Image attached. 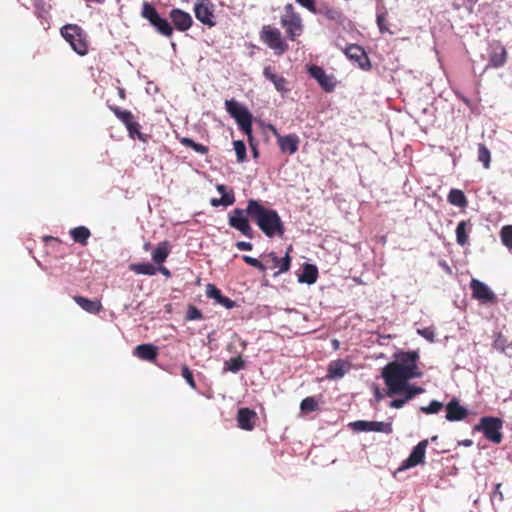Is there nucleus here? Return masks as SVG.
I'll return each instance as SVG.
<instances>
[{"instance_id":"nucleus-1","label":"nucleus","mask_w":512,"mask_h":512,"mask_svg":"<svg viewBox=\"0 0 512 512\" xmlns=\"http://www.w3.org/2000/svg\"><path fill=\"white\" fill-rule=\"evenodd\" d=\"M419 358L418 351L401 352L396 360L382 368L381 376L387 386L388 396L403 394L402 398L407 403L416 395L424 393L422 387L409 384L411 379L421 378L423 375L418 366Z\"/></svg>"},{"instance_id":"nucleus-2","label":"nucleus","mask_w":512,"mask_h":512,"mask_svg":"<svg viewBox=\"0 0 512 512\" xmlns=\"http://www.w3.org/2000/svg\"><path fill=\"white\" fill-rule=\"evenodd\" d=\"M249 219L269 238L282 237L285 232L284 223L278 212L267 208L260 200L249 199L246 209L235 208L228 215L230 227L240 231L244 236L253 238V228Z\"/></svg>"},{"instance_id":"nucleus-3","label":"nucleus","mask_w":512,"mask_h":512,"mask_svg":"<svg viewBox=\"0 0 512 512\" xmlns=\"http://www.w3.org/2000/svg\"><path fill=\"white\" fill-rule=\"evenodd\" d=\"M61 36L70 44L74 52L85 56L89 51V37L87 32L77 24H66L60 29Z\"/></svg>"},{"instance_id":"nucleus-4","label":"nucleus","mask_w":512,"mask_h":512,"mask_svg":"<svg viewBox=\"0 0 512 512\" xmlns=\"http://www.w3.org/2000/svg\"><path fill=\"white\" fill-rule=\"evenodd\" d=\"M259 38L261 42L272 49L276 55H283L289 49L281 31L272 25L262 26L259 32Z\"/></svg>"},{"instance_id":"nucleus-5","label":"nucleus","mask_w":512,"mask_h":512,"mask_svg":"<svg viewBox=\"0 0 512 512\" xmlns=\"http://www.w3.org/2000/svg\"><path fill=\"white\" fill-rule=\"evenodd\" d=\"M141 16L146 19L161 35L165 37H171L173 35V26L167 19L162 18L159 15L156 8L150 2H143Z\"/></svg>"},{"instance_id":"nucleus-6","label":"nucleus","mask_w":512,"mask_h":512,"mask_svg":"<svg viewBox=\"0 0 512 512\" xmlns=\"http://www.w3.org/2000/svg\"><path fill=\"white\" fill-rule=\"evenodd\" d=\"M503 420L498 417L484 416L474 426L475 431L482 432L484 437L492 443L499 444L503 439L501 429Z\"/></svg>"},{"instance_id":"nucleus-7","label":"nucleus","mask_w":512,"mask_h":512,"mask_svg":"<svg viewBox=\"0 0 512 512\" xmlns=\"http://www.w3.org/2000/svg\"><path fill=\"white\" fill-rule=\"evenodd\" d=\"M349 427L357 432H381L386 434L393 432L391 422L358 420L351 422Z\"/></svg>"},{"instance_id":"nucleus-8","label":"nucleus","mask_w":512,"mask_h":512,"mask_svg":"<svg viewBox=\"0 0 512 512\" xmlns=\"http://www.w3.org/2000/svg\"><path fill=\"white\" fill-rule=\"evenodd\" d=\"M472 297L484 304H494L497 302L495 293L483 282L472 278L470 281Z\"/></svg>"},{"instance_id":"nucleus-9","label":"nucleus","mask_w":512,"mask_h":512,"mask_svg":"<svg viewBox=\"0 0 512 512\" xmlns=\"http://www.w3.org/2000/svg\"><path fill=\"white\" fill-rule=\"evenodd\" d=\"M280 24L285 28L286 36L289 40L294 41L302 35L304 25L300 14H292V16H281Z\"/></svg>"},{"instance_id":"nucleus-10","label":"nucleus","mask_w":512,"mask_h":512,"mask_svg":"<svg viewBox=\"0 0 512 512\" xmlns=\"http://www.w3.org/2000/svg\"><path fill=\"white\" fill-rule=\"evenodd\" d=\"M488 58L489 62L485 68L486 70L489 68H500L507 62L508 52L499 41H494L490 44Z\"/></svg>"},{"instance_id":"nucleus-11","label":"nucleus","mask_w":512,"mask_h":512,"mask_svg":"<svg viewBox=\"0 0 512 512\" xmlns=\"http://www.w3.org/2000/svg\"><path fill=\"white\" fill-rule=\"evenodd\" d=\"M344 53L350 60L356 62L362 70L367 71L371 69L370 60L361 46L357 44H350L346 47Z\"/></svg>"},{"instance_id":"nucleus-12","label":"nucleus","mask_w":512,"mask_h":512,"mask_svg":"<svg viewBox=\"0 0 512 512\" xmlns=\"http://www.w3.org/2000/svg\"><path fill=\"white\" fill-rule=\"evenodd\" d=\"M194 12L196 18L209 27L215 26L213 7L208 0H202L195 4Z\"/></svg>"},{"instance_id":"nucleus-13","label":"nucleus","mask_w":512,"mask_h":512,"mask_svg":"<svg viewBox=\"0 0 512 512\" xmlns=\"http://www.w3.org/2000/svg\"><path fill=\"white\" fill-rule=\"evenodd\" d=\"M291 258L286 254L285 257L279 258L274 252L270 253L265 259L264 266L267 269H278L274 275L277 276L281 273L287 272L290 269Z\"/></svg>"},{"instance_id":"nucleus-14","label":"nucleus","mask_w":512,"mask_h":512,"mask_svg":"<svg viewBox=\"0 0 512 512\" xmlns=\"http://www.w3.org/2000/svg\"><path fill=\"white\" fill-rule=\"evenodd\" d=\"M169 17L174 28L181 32L187 31L193 24L191 15L179 8L172 9L169 13Z\"/></svg>"},{"instance_id":"nucleus-15","label":"nucleus","mask_w":512,"mask_h":512,"mask_svg":"<svg viewBox=\"0 0 512 512\" xmlns=\"http://www.w3.org/2000/svg\"><path fill=\"white\" fill-rule=\"evenodd\" d=\"M428 440L420 441L412 450L409 457L403 462L402 469H409L423 463Z\"/></svg>"},{"instance_id":"nucleus-16","label":"nucleus","mask_w":512,"mask_h":512,"mask_svg":"<svg viewBox=\"0 0 512 512\" xmlns=\"http://www.w3.org/2000/svg\"><path fill=\"white\" fill-rule=\"evenodd\" d=\"M351 366V362L347 359L333 360L328 364L326 377L333 380L341 379L351 369Z\"/></svg>"},{"instance_id":"nucleus-17","label":"nucleus","mask_w":512,"mask_h":512,"mask_svg":"<svg viewBox=\"0 0 512 512\" xmlns=\"http://www.w3.org/2000/svg\"><path fill=\"white\" fill-rule=\"evenodd\" d=\"M278 146L282 153L295 154L299 147V137L295 134L282 136L275 131Z\"/></svg>"},{"instance_id":"nucleus-18","label":"nucleus","mask_w":512,"mask_h":512,"mask_svg":"<svg viewBox=\"0 0 512 512\" xmlns=\"http://www.w3.org/2000/svg\"><path fill=\"white\" fill-rule=\"evenodd\" d=\"M257 420V414L254 410L249 408H240L237 413V424L238 427L251 431L255 427V422Z\"/></svg>"},{"instance_id":"nucleus-19","label":"nucleus","mask_w":512,"mask_h":512,"mask_svg":"<svg viewBox=\"0 0 512 512\" xmlns=\"http://www.w3.org/2000/svg\"><path fill=\"white\" fill-rule=\"evenodd\" d=\"M468 415V410L459 404L457 399H452L446 405V419L448 421H461Z\"/></svg>"},{"instance_id":"nucleus-20","label":"nucleus","mask_w":512,"mask_h":512,"mask_svg":"<svg viewBox=\"0 0 512 512\" xmlns=\"http://www.w3.org/2000/svg\"><path fill=\"white\" fill-rule=\"evenodd\" d=\"M225 107L227 112L236 120L237 124L252 116L246 107L242 106L234 99L226 100Z\"/></svg>"},{"instance_id":"nucleus-21","label":"nucleus","mask_w":512,"mask_h":512,"mask_svg":"<svg viewBox=\"0 0 512 512\" xmlns=\"http://www.w3.org/2000/svg\"><path fill=\"white\" fill-rule=\"evenodd\" d=\"M133 355L141 360L154 362L158 355V348L153 344H140L134 348Z\"/></svg>"},{"instance_id":"nucleus-22","label":"nucleus","mask_w":512,"mask_h":512,"mask_svg":"<svg viewBox=\"0 0 512 512\" xmlns=\"http://www.w3.org/2000/svg\"><path fill=\"white\" fill-rule=\"evenodd\" d=\"M264 76L274 84L275 89L280 93H287V80L283 76L277 75L271 66H266L263 70Z\"/></svg>"},{"instance_id":"nucleus-23","label":"nucleus","mask_w":512,"mask_h":512,"mask_svg":"<svg viewBox=\"0 0 512 512\" xmlns=\"http://www.w3.org/2000/svg\"><path fill=\"white\" fill-rule=\"evenodd\" d=\"M309 74L311 77L317 80L319 85L327 92H330L334 88V84H332L329 80V77L326 75L323 68L313 65L309 67Z\"/></svg>"},{"instance_id":"nucleus-24","label":"nucleus","mask_w":512,"mask_h":512,"mask_svg":"<svg viewBox=\"0 0 512 512\" xmlns=\"http://www.w3.org/2000/svg\"><path fill=\"white\" fill-rule=\"evenodd\" d=\"M206 295L209 298L215 299L218 304H221L227 309H231L235 306V302L230 298L223 296L221 291L214 284H208L206 286Z\"/></svg>"},{"instance_id":"nucleus-25","label":"nucleus","mask_w":512,"mask_h":512,"mask_svg":"<svg viewBox=\"0 0 512 512\" xmlns=\"http://www.w3.org/2000/svg\"><path fill=\"white\" fill-rule=\"evenodd\" d=\"M73 300L86 312L91 314H98L102 309V304L100 300H90L83 296L76 295L73 297Z\"/></svg>"},{"instance_id":"nucleus-26","label":"nucleus","mask_w":512,"mask_h":512,"mask_svg":"<svg viewBox=\"0 0 512 512\" xmlns=\"http://www.w3.org/2000/svg\"><path fill=\"white\" fill-rule=\"evenodd\" d=\"M472 224L469 221H460L456 227V241L464 247L469 243L468 231L471 230Z\"/></svg>"},{"instance_id":"nucleus-27","label":"nucleus","mask_w":512,"mask_h":512,"mask_svg":"<svg viewBox=\"0 0 512 512\" xmlns=\"http://www.w3.org/2000/svg\"><path fill=\"white\" fill-rule=\"evenodd\" d=\"M69 234L74 242L86 246L88 239L91 236L90 230L85 226H78L69 231Z\"/></svg>"},{"instance_id":"nucleus-28","label":"nucleus","mask_w":512,"mask_h":512,"mask_svg":"<svg viewBox=\"0 0 512 512\" xmlns=\"http://www.w3.org/2000/svg\"><path fill=\"white\" fill-rule=\"evenodd\" d=\"M318 277V269L313 264H305L303 267L302 274L298 280L302 283L314 284Z\"/></svg>"},{"instance_id":"nucleus-29","label":"nucleus","mask_w":512,"mask_h":512,"mask_svg":"<svg viewBox=\"0 0 512 512\" xmlns=\"http://www.w3.org/2000/svg\"><path fill=\"white\" fill-rule=\"evenodd\" d=\"M109 109L114 113V115L125 125L126 128L136 121L135 116L129 110H122L118 106L111 105Z\"/></svg>"},{"instance_id":"nucleus-30","label":"nucleus","mask_w":512,"mask_h":512,"mask_svg":"<svg viewBox=\"0 0 512 512\" xmlns=\"http://www.w3.org/2000/svg\"><path fill=\"white\" fill-rule=\"evenodd\" d=\"M447 200L450 204L460 208H464L468 204L464 192L459 189H451L448 193Z\"/></svg>"},{"instance_id":"nucleus-31","label":"nucleus","mask_w":512,"mask_h":512,"mask_svg":"<svg viewBox=\"0 0 512 512\" xmlns=\"http://www.w3.org/2000/svg\"><path fill=\"white\" fill-rule=\"evenodd\" d=\"M169 253H170V250H169L168 242H166V241L162 242V243L158 244V246L153 251L152 259L155 263L161 264L167 259Z\"/></svg>"},{"instance_id":"nucleus-32","label":"nucleus","mask_w":512,"mask_h":512,"mask_svg":"<svg viewBox=\"0 0 512 512\" xmlns=\"http://www.w3.org/2000/svg\"><path fill=\"white\" fill-rule=\"evenodd\" d=\"M130 269L136 274L153 276L156 274L157 269L151 263H136L130 266Z\"/></svg>"},{"instance_id":"nucleus-33","label":"nucleus","mask_w":512,"mask_h":512,"mask_svg":"<svg viewBox=\"0 0 512 512\" xmlns=\"http://www.w3.org/2000/svg\"><path fill=\"white\" fill-rule=\"evenodd\" d=\"M216 189L219 193L222 194V197L220 199L223 203V206L227 207L235 203V195L232 189L227 191V187L223 184L217 185Z\"/></svg>"},{"instance_id":"nucleus-34","label":"nucleus","mask_w":512,"mask_h":512,"mask_svg":"<svg viewBox=\"0 0 512 512\" xmlns=\"http://www.w3.org/2000/svg\"><path fill=\"white\" fill-rule=\"evenodd\" d=\"M180 143L183 146H185V147H189V148L193 149L197 153H200V154H203V155L208 153V147L207 146H205L203 144H200V143H196L191 138L182 137L180 139Z\"/></svg>"},{"instance_id":"nucleus-35","label":"nucleus","mask_w":512,"mask_h":512,"mask_svg":"<svg viewBox=\"0 0 512 512\" xmlns=\"http://www.w3.org/2000/svg\"><path fill=\"white\" fill-rule=\"evenodd\" d=\"M478 161L483 164L485 169L490 167L491 153L485 144H478Z\"/></svg>"},{"instance_id":"nucleus-36","label":"nucleus","mask_w":512,"mask_h":512,"mask_svg":"<svg viewBox=\"0 0 512 512\" xmlns=\"http://www.w3.org/2000/svg\"><path fill=\"white\" fill-rule=\"evenodd\" d=\"M225 367L227 370L237 373L245 368V362L241 356L232 357L225 362Z\"/></svg>"},{"instance_id":"nucleus-37","label":"nucleus","mask_w":512,"mask_h":512,"mask_svg":"<svg viewBox=\"0 0 512 512\" xmlns=\"http://www.w3.org/2000/svg\"><path fill=\"white\" fill-rule=\"evenodd\" d=\"M127 131H128V134H129V137L132 138V139H139L140 141L142 142H146L147 141V137L145 134H143L141 132V126L140 124L137 122V121H134L132 124H131V127L129 126L128 128H126Z\"/></svg>"},{"instance_id":"nucleus-38","label":"nucleus","mask_w":512,"mask_h":512,"mask_svg":"<svg viewBox=\"0 0 512 512\" xmlns=\"http://www.w3.org/2000/svg\"><path fill=\"white\" fill-rule=\"evenodd\" d=\"M500 238L503 245L512 250V225H506L501 228Z\"/></svg>"},{"instance_id":"nucleus-39","label":"nucleus","mask_w":512,"mask_h":512,"mask_svg":"<svg viewBox=\"0 0 512 512\" xmlns=\"http://www.w3.org/2000/svg\"><path fill=\"white\" fill-rule=\"evenodd\" d=\"M300 409L305 413L313 412L318 409V403L313 397H306L301 401Z\"/></svg>"},{"instance_id":"nucleus-40","label":"nucleus","mask_w":512,"mask_h":512,"mask_svg":"<svg viewBox=\"0 0 512 512\" xmlns=\"http://www.w3.org/2000/svg\"><path fill=\"white\" fill-rule=\"evenodd\" d=\"M234 150L237 156V161L242 163L246 161V146L241 140L234 141Z\"/></svg>"},{"instance_id":"nucleus-41","label":"nucleus","mask_w":512,"mask_h":512,"mask_svg":"<svg viewBox=\"0 0 512 512\" xmlns=\"http://www.w3.org/2000/svg\"><path fill=\"white\" fill-rule=\"evenodd\" d=\"M181 375L192 389H194V390L197 389V385L194 380L193 373L187 365H182Z\"/></svg>"},{"instance_id":"nucleus-42","label":"nucleus","mask_w":512,"mask_h":512,"mask_svg":"<svg viewBox=\"0 0 512 512\" xmlns=\"http://www.w3.org/2000/svg\"><path fill=\"white\" fill-rule=\"evenodd\" d=\"M443 407V404L439 401L433 400L428 406H422L420 410L425 414L438 413Z\"/></svg>"},{"instance_id":"nucleus-43","label":"nucleus","mask_w":512,"mask_h":512,"mask_svg":"<svg viewBox=\"0 0 512 512\" xmlns=\"http://www.w3.org/2000/svg\"><path fill=\"white\" fill-rule=\"evenodd\" d=\"M501 486L502 484L501 483H497L495 486H494V490L492 491L491 495H490V500L492 502V504L494 505L495 503H502L504 501V495L501 491Z\"/></svg>"},{"instance_id":"nucleus-44","label":"nucleus","mask_w":512,"mask_h":512,"mask_svg":"<svg viewBox=\"0 0 512 512\" xmlns=\"http://www.w3.org/2000/svg\"><path fill=\"white\" fill-rule=\"evenodd\" d=\"M377 25L381 33L388 32L392 34V32L388 28L387 12H382L377 15Z\"/></svg>"},{"instance_id":"nucleus-45","label":"nucleus","mask_w":512,"mask_h":512,"mask_svg":"<svg viewBox=\"0 0 512 512\" xmlns=\"http://www.w3.org/2000/svg\"><path fill=\"white\" fill-rule=\"evenodd\" d=\"M240 129L248 136L249 141L253 140L252 137V116L242 120L238 123Z\"/></svg>"},{"instance_id":"nucleus-46","label":"nucleus","mask_w":512,"mask_h":512,"mask_svg":"<svg viewBox=\"0 0 512 512\" xmlns=\"http://www.w3.org/2000/svg\"><path fill=\"white\" fill-rule=\"evenodd\" d=\"M185 318L188 321L201 320L203 319V314L197 307L189 305Z\"/></svg>"},{"instance_id":"nucleus-47","label":"nucleus","mask_w":512,"mask_h":512,"mask_svg":"<svg viewBox=\"0 0 512 512\" xmlns=\"http://www.w3.org/2000/svg\"><path fill=\"white\" fill-rule=\"evenodd\" d=\"M242 259L243 261L252 266V267H255L257 269H259L260 271L262 272H265L266 271V266H264V263L261 262L260 260L256 259V258H253L251 256H248V255H244L242 256Z\"/></svg>"},{"instance_id":"nucleus-48","label":"nucleus","mask_w":512,"mask_h":512,"mask_svg":"<svg viewBox=\"0 0 512 512\" xmlns=\"http://www.w3.org/2000/svg\"><path fill=\"white\" fill-rule=\"evenodd\" d=\"M324 15L330 20H338L342 16L341 12L336 8H326Z\"/></svg>"},{"instance_id":"nucleus-49","label":"nucleus","mask_w":512,"mask_h":512,"mask_svg":"<svg viewBox=\"0 0 512 512\" xmlns=\"http://www.w3.org/2000/svg\"><path fill=\"white\" fill-rule=\"evenodd\" d=\"M296 2L308 9L310 12H316V0H296Z\"/></svg>"},{"instance_id":"nucleus-50","label":"nucleus","mask_w":512,"mask_h":512,"mask_svg":"<svg viewBox=\"0 0 512 512\" xmlns=\"http://www.w3.org/2000/svg\"><path fill=\"white\" fill-rule=\"evenodd\" d=\"M418 333L430 342L434 341V331L431 328H424L418 330Z\"/></svg>"},{"instance_id":"nucleus-51","label":"nucleus","mask_w":512,"mask_h":512,"mask_svg":"<svg viewBox=\"0 0 512 512\" xmlns=\"http://www.w3.org/2000/svg\"><path fill=\"white\" fill-rule=\"evenodd\" d=\"M235 246L240 251H251L253 249L252 243L245 241H238Z\"/></svg>"},{"instance_id":"nucleus-52","label":"nucleus","mask_w":512,"mask_h":512,"mask_svg":"<svg viewBox=\"0 0 512 512\" xmlns=\"http://www.w3.org/2000/svg\"><path fill=\"white\" fill-rule=\"evenodd\" d=\"M406 403L404 402L403 398H397L390 402L389 406L391 408L400 409L402 408Z\"/></svg>"},{"instance_id":"nucleus-53","label":"nucleus","mask_w":512,"mask_h":512,"mask_svg":"<svg viewBox=\"0 0 512 512\" xmlns=\"http://www.w3.org/2000/svg\"><path fill=\"white\" fill-rule=\"evenodd\" d=\"M284 10L286 12L284 16H292V14H298L297 12H295L294 6L291 3L286 4Z\"/></svg>"},{"instance_id":"nucleus-54","label":"nucleus","mask_w":512,"mask_h":512,"mask_svg":"<svg viewBox=\"0 0 512 512\" xmlns=\"http://www.w3.org/2000/svg\"><path fill=\"white\" fill-rule=\"evenodd\" d=\"M249 143H250V146H251L253 157L257 158L258 155H259V152H258V149H257L256 145H254L253 140L249 141Z\"/></svg>"},{"instance_id":"nucleus-55","label":"nucleus","mask_w":512,"mask_h":512,"mask_svg":"<svg viewBox=\"0 0 512 512\" xmlns=\"http://www.w3.org/2000/svg\"><path fill=\"white\" fill-rule=\"evenodd\" d=\"M211 205L214 207L223 206V203L220 198H212L210 201Z\"/></svg>"},{"instance_id":"nucleus-56","label":"nucleus","mask_w":512,"mask_h":512,"mask_svg":"<svg viewBox=\"0 0 512 512\" xmlns=\"http://www.w3.org/2000/svg\"><path fill=\"white\" fill-rule=\"evenodd\" d=\"M47 15H48V12L43 8L40 11H38V17L41 19L47 20V17H46Z\"/></svg>"},{"instance_id":"nucleus-57","label":"nucleus","mask_w":512,"mask_h":512,"mask_svg":"<svg viewBox=\"0 0 512 512\" xmlns=\"http://www.w3.org/2000/svg\"><path fill=\"white\" fill-rule=\"evenodd\" d=\"M159 271H160L163 275H165L166 277H170V275H171L170 271H169L166 267H164V266H161V267L159 268Z\"/></svg>"},{"instance_id":"nucleus-58","label":"nucleus","mask_w":512,"mask_h":512,"mask_svg":"<svg viewBox=\"0 0 512 512\" xmlns=\"http://www.w3.org/2000/svg\"><path fill=\"white\" fill-rule=\"evenodd\" d=\"M374 394L377 400H381L383 397L378 387H375Z\"/></svg>"},{"instance_id":"nucleus-59","label":"nucleus","mask_w":512,"mask_h":512,"mask_svg":"<svg viewBox=\"0 0 512 512\" xmlns=\"http://www.w3.org/2000/svg\"><path fill=\"white\" fill-rule=\"evenodd\" d=\"M118 93H119V97L121 99H125L126 95H125V90L123 88H119Z\"/></svg>"},{"instance_id":"nucleus-60","label":"nucleus","mask_w":512,"mask_h":512,"mask_svg":"<svg viewBox=\"0 0 512 512\" xmlns=\"http://www.w3.org/2000/svg\"><path fill=\"white\" fill-rule=\"evenodd\" d=\"M332 345H333L334 349H338L339 348V341L337 339H334L332 341Z\"/></svg>"},{"instance_id":"nucleus-61","label":"nucleus","mask_w":512,"mask_h":512,"mask_svg":"<svg viewBox=\"0 0 512 512\" xmlns=\"http://www.w3.org/2000/svg\"><path fill=\"white\" fill-rule=\"evenodd\" d=\"M472 444V441L471 440H465L464 441V445L465 446H470Z\"/></svg>"},{"instance_id":"nucleus-62","label":"nucleus","mask_w":512,"mask_h":512,"mask_svg":"<svg viewBox=\"0 0 512 512\" xmlns=\"http://www.w3.org/2000/svg\"><path fill=\"white\" fill-rule=\"evenodd\" d=\"M149 247H150V243H146L145 246H144L145 250H148Z\"/></svg>"}]
</instances>
